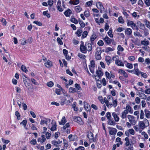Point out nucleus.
I'll return each mask as SVG.
<instances>
[{
	"label": "nucleus",
	"mask_w": 150,
	"mask_h": 150,
	"mask_svg": "<svg viewBox=\"0 0 150 150\" xmlns=\"http://www.w3.org/2000/svg\"><path fill=\"white\" fill-rule=\"evenodd\" d=\"M127 26H130L133 29H136L137 30H138L139 28L135 23H134L133 21L127 20Z\"/></svg>",
	"instance_id": "f257e3e1"
},
{
	"label": "nucleus",
	"mask_w": 150,
	"mask_h": 150,
	"mask_svg": "<svg viewBox=\"0 0 150 150\" xmlns=\"http://www.w3.org/2000/svg\"><path fill=\"white\" fill-rule=\"evenodd\" d=\"M81 43L80 45V51L83 53L85 54L86 53L87 48L86 46H85V45H84V43L83 41H81Z\"/></svg>",
	"instance_id": "f03ea898"
},
{
	"label": "nucleus",
	"mask_w": 150,
	"mask_h": 150,
	"mask_svg": "<svg viewBox=\"0 0 150 150\" xmlns=\"http://www.w3.org/2000/svg\"><path fill=\"white\" fill-rule=\"evenodd\" d=\"M127 118L131 124L132 125H135L136 124L137 121L135 120V117L134 116L128 115H127Z\"/></svg>",
	"instance_id": "7ed1b4c3"
},
{
	"label": "nucleus",
	"mask_w": 150,
	"mask_h": 150,
	"mask_svg": "<svg viewBox=\"0 0 150 150\" xmlns=\"http://www.w3.org/2000/svg\"><path fill=\"white\" fill-rule=\"evenodd\" d=\"M56 124L55 122L52 123L48 126V128L50 129L51 131H54L56 129Z\"/></svg>",
	"instance_id": "20e7f679"
},
{
	"label": "nucleus",
	"mask_w": 150,
	"mask_h": 150,
	"mask_svg": "<svg viewBox=\"0 0 150 150\" xmlns=\"http://www.w3.org/2000/svg\"><path fill=\"white\" fill-rule=\"evenodd\" d=\"M87 136L91 142H94L93 135V133L90 131L88 132L87 134Z\"/></svg>",
	"instance_id": "39448f33"
},
{
	"label": "nucleus",
	"mask_w": 150,
	"mask_h": 150,
	"mask_svg": "<svg viewBox=\"0 0 150 150\" xmlns=\"http://www.w3.org/2000/svg\"><path fill=\"white\" fill-rule=\"evenodd\" d=\"M106 76L108 79H111L112 78H114L115 77L114 74L110 72V74L109 72L106 71L105 72Z\"/></svg>",
	"instance_id": "423d86ee"
},
{
	"label": "nucleus",
	"mask_w": 150,
	"mask_h": 150,
	"mask_svg": "<svg viewBox=\"0 0 150 150\" xmlns=\"http://www.w3.org/2000/svg\"><path fill=\"white\" fill-rule=\"evenodd\" d=\"M73 120L76 122H77L78 123H80L81 124H82V120L81 119V117H77L74 116L73 117Z\"/></svg>",
	"instance_id": "0eeeda50"
},
{
	"label": "nucleus",
	"mask_w": 150,
	"mask_h": 150,
	"mask_svg": "<svg viewBox=\"0 0 150 150\" xmlns=\"http://www.w3.org/2000/svg\"><path fill=\"white\" fill-rule=\"evenodd\" d=\"M46 140L45 136L42 135L41 137H39L38 140V142H40L41 144H43Z\"/></svg>",
	"instance_id": "6e6552de"
},
{
	"label": "nucleus",
	"mask_w": 150,
	"mask_h": 150,
	"mask_svg": "<svg viewBox=\"0 0 150 150\" xmlns=\"http://www.w3.org/2000/svg\"><path fill=\"white\" fill-rule=\"evenodd\" d=\"M85 46L86 47L87 51L88 52L91 51L92 50V46L91 44L88 42H86L85 44Z\"/></svg>",
	"instance_id": "1a4fd4ad"
},
{
	"label": "nucleus",
	"mask_w": 150,
	"mask_h": 150,
	"mask_svg": "<svg viewBox=\"0 0 150 150\" xmlns=\"http://www.w3.org/2000/svg\"><path fill=\"white\" fill-rule=\"evenodd\" d=\"M48 121L50 122V120L49 119L45 118L43 120H41L40 124L41 125H43L44 124H47V122Z\"/></svg>",
	"instance_id": "9d476101"
},
{
	"label": "nucleus",
	"mask_w": 150,
	"mask_h": 150,
	"mask_svg": "<svg viewBox=\"0 0 150 150\" xmlns=\"http://www.w3.org/2000/svg\"><path fill=\"white\" fill-rule=\"evenodd\" d=\"M112 115L115 121L116 122H118L119 120V118L118 116L116 113L115 112H113L112 114Z\"/></svg>",
	"instance_id": "9b49d317"
},
{
	"label": "nucleus",
	"mask_w": 150,
	"mask_h": 150,
	"mask_svg": "<svg viewBox=\"0 0 150 150\" xmlns=\"http://www.w3.org/2000/svg\"><path fill=\"white\" fill-rule=\"evenodd\" d=\"M27 121L26 120H24L20 123L21 125H22L23 126H24V128L27 130L28 129V128L26 126L27 125Z\"/></svg>",
	"instance_id": "f8f14e48"
},
{
	"label": "nucleus",
	"mask_w": 150,
	"mask_h": 150,
	"mask_svg": "<svg viewBox=\"0 0 150 150\" xmlns=\"http://www.w3.org/2000/svg\"><path fill=\"white\" fill-rule=\"evenodd\" d=\"M72 13V11L70 9H68L64 13V14L66 17H69Z\"/></svg>",
	"instance_id": "ddd939ff"
},
{
	"label": "nucleus",
	"mask_w": 150,
	"mask_h": 150,
	"mask_svg": "<svg viewBox=\"0 0 150 150\" xmlns=\"http://www.w3.org/2000/svg\"><path fill=\"white\" fill-rule=\"evenodd\" d=\"M103 40L106 43L108 44H110L112 41V39L110 38L108 36L105 37Z\"/></svg>",
	"instance_id": "4468645a"
},
{
	"label": "nucleus",
	"mask_w": 150,
	"mask_h": 150,
	"mask_svg": "<svg viewBox=\"0 0 150 150\" xmlns=\"http://www.w3.org/2000/svg\"><path fill=\"white\" fill-rule=\"evenodd\" d=\"M138 125L140 128L142 129H143L145 127V125L143 121H140Z\"/></svg>",
	"instance_id": "2eb2a0df"
},
{
	"label": "nucleus",
	"mask_w": 150,
	"mask_h": 150,
	"mask_svg": "<svg viewBox=\"0 0 150 150\" xmlns=\"http://www.w3.org/2000/svg\"><path fill=\"white\" fill-rule=\"evenodd\" d=\"M146 38L144 39V40H142L141 41V44L142 45L147 46L149 44V42L148 40H146Z\"/></svg>",
	"instance_id": "dca6fc26"
},
{
	"label": "nucleus",
	"mask_w": 150,
	"mask_h": 150,
	"mask_svg": "<svg viewBox=\"0 0 150 150\" xmlns=\"http://www.w3.org/2000/svg\"><path fill=\"white\" fill-rule=\"evenodd\" d=\"M128 112L127 111V110H124V111L122 113L121 117L122 119L126 118L127 117V115L128 114Z\"/></svg>",
	"instance_id": "f3484780"
},
{
	"label": "nucleus",
	"mask_w": 150,
	"mask_h": 150,
	"mask_svg": "<svg viewBox=\"0 0 150 150\" xmlns=\"http://www.w3.org/2000/svg\"><path fill=\"white\" fill-rule=\"evenodd\" d=\"M84 105V107L85 109L87 111H88L90 110V107L89 105L86 102L84 101L83 102Z\"/></svg>",
	"instance_id": "a211bd4d"
},
{
	"label": "nucleus",
	"mask_w": 150,
	"mask_h": 150,
	"mask_svg": "<svg viewBox=\"0 0 150 150\" xmlns=\"http://www.w3.org/2000/svg\"><path fill=\"white\" fill-rule=\"evenodd\" d=\"M128 112H129L130 113H132L133 110L132 108L129 105H127L126 107V110Z\"/></svg>",
	"instance_id": "6ab92c4d"
},
{
	"label": "nucleus",
	"mask_w": 150,
	"mask_h": 150,
	"mask_svg": "<svg viewBox=\"0 0 150 150\" xmlns=\"http://www.w3.org/2000/svg\"><path fill=\"white\" fill-rule=\"evenodd\" d=\"M70 141H74L77 139V137L76 136L73 135L71 134L68 137Z\"/></svg>",
	"instance_id": "aec40b11"
},
{
	"label": "nucleus",
	"mask_w": 150,
	"mask_h": 150,
	"mask_svg": "<svg viewBox=\"0 0 150 150\" xmlns=\"http://www.w3.org/2000/svg\"><path fill=\"white\" fill-rule=\"evenodd\" d=\"M105 60L108 65H109L112 61L111 57L109 56H107L106 57Z\"/></svg>",
	"instance_id": "412c9836"
},
{
	"label": "nucleus",
	"mask_w": 150,
	"mask_h": 150,
	"mask_svg": "<svg viewBox=\"0 0 150 150\" xmlns=\"http://www.w3.org/2000/svg\"><path fill=\"white\" fill-rule=\"evenodd\" d=\"M45 65L47 67L49 68L50 67L52 66V63L51 61L48 60L45 63Z\"/></svg>",
	"instance_id": "4be33fe9"
},
{
	"label": "nucleus",
	"mask_w": 150,
	"mask_h": 150,
	"mask_svg": "<svg viewBox=\"0 0 150 150\" xmlns=\"http://www.w3.org/2000/svg\"><path fill=\"white\" fill-rule=\"evenodd\" d=\"M61 2L60 1H59L57 3V9L60 12H62L63 10V9L61 7Z\"/></svg>",
	"instance_id": "5701e85b"
},
{
	"label": "nucleus",
	"mask_w": 150,
	"mask_h": 150,
	"mask_svg": "<svg viewBox=\"0 0 150 150\" xmlns=\"http://www.w3.org/2000/svg\"><path fill=\"white\" fill-rule=\"evenodd\" d=\"M117 132V130L115 128H112L110 130L109 134L111 135H115L116 134Z\"/></svg>",
	"instance_id": "b1692460"
},
{
	"label": "nucleus",
	"mask_w": 150,
	"mask_h": 150,
	"mask_svg": "<svg viewBox=\"0 0 150 150\" xmlns=\"http://www.w3.org/2000/svg\"><path fill=\"white\" fill-rule=\"evenodd\" d=\"M115 63L118 66L123 67L124 66V64L122 63L121 60H115Z\"/></svg>",
	"instance_id": "393cba45"
},
{
	"label": "nucleus",
	"mask_w": 150,
	"mask_h": 150,
	"mask_svg": "<svg viewBox=\"0 0 150 150\" xmlns=\"http://www.w3.org/2000/svg\"><path fill=\"white\" fill-rule=\"evenodd\" d=\"M133 71H134V73L138 76L140 75L141 72V71H139V70L138 68L134 69Z\"/></svg>",
	"instance_id": "a878e982"
},
{
	"label": "nucleus",
	"mask_w": 150,
	"mask_h": 150,
	"mask_svg": "<svg viewBox=\"0 0 150 150\" xmlns=\"http://www.w3.org/2000/svg\"><path fill=\"white\" fill-rule=\"evenodd\" d=\"M125 33L128 35H130L132 33V30L130 28H127L125 30Z\"/></svg>",
	"instance_id": "bb28decb"
},
{
	"label": "nucleus",
	"mask_w": 150,
	"mask_h": 150,
	"mask_svg": "<svg viewBox=\"0 0 150 150\" xmlns=\"http://www.w3.org/2000/svg\"><path fill=\"white\" fill-rule=\"evenodd\" d=\"M96 6L99 9H104V8L102 4L100 2H97L96 3Z\"/></svg>",
	"instance_id": "cd10ccee"
},
{
	"label": "nucleus",
	"mask_w": 150,
	"mask_h": 150,
	"mask_svg": "<svg viewBox=\"0 0 150 150\" xmlns=\"http://www.w3.org/2000/svg\"><path fill=\"white\" fill-rule=\"evenodd\" d=\"M144 112L146 117L147 118H149L150 117V111L146 109L144 110Z\"/></svg>",
	"instance_id": "c85d7f7f"
},
{
	"label": "nucleus",
	"mask_w": 150,
	"mask_h": 150,
	"mask_svg": "<svg viewBox=\"0 0 150 150\" xmlns=\"http://www.w3.org/2000/svg\"><path fill=\"white\" fill-rule=\"evenodd\" d=\"M137 24H138V26L140 29L143 30L145 28L144 25L140 22H139L137 23Z\"/></svg>",
	"instance_id": "c756f323"
},
{
	"label": "nucleus",
	"mask_w": 150,
	"mask_h": 150,
	"mask_svg": "<svg viewBox=\"0 0 150 150\" xmlns=\"http://www.w3.org/2000/svg\"><path fill=\"white\" fill-rule=\"evenodd\" d=\"M62 142V141L59 140L58 142L55 141H53L52 142V144L56 146H58V144H60Z\"/></svg>",
	"instance_id": "7c9ffc66"
},
{
	"label": "nucleus",
	"mask_w": 150,
	"mask_h": 150,
	"mask_svg": "<svg viewBox=\"0 0 150 150\" xmlns=\"http://www.w3.org/2000/svg\"><path fill=\"white\" fill-rule=\"evenodd\" d=\"M66 122L65 117L64 116L62 117L61 121L59 122V124L60 125H64Z\"/></svg>",
	"instance_id": "2f4dec72"
},
{
	"label": "nucleus",
	"mask_w": 150,
	"mask_h": 150,
	"mask_svg": "<svg viewBox=\"0 0 150 150\" xmlns=\"http://www.w3.org/2000/svg\"><path fill=\"white\" fill-rule=\"evenodd\" d=\"M96 73L98 75V76L99 77H101L103 75V72L100 70H97L96 72Z\"/></svg>",
	"instance_id": "473e14b6"
},
{
	"label": "nucleus",
	"mask_w": 150,
	"mask_h": 150,
	"mask_svg": "<svg viewBox=\"0 0 150 150\" xmlns=\"http://www.w3.org/2000/svg\"><path fill=\"white\" fill-rule=\"evenodd\" d=\"M75 9L76 12L78 13L80 12L82 10V8L79 6H76Z\"/></svg>",
	"instance_id": "72a5a7b5"
},
{
	"label": "nucleus",
	"mask_w": 150,
	"mask_h": 150,
	"mask_svg": "<svg viewBox=\"0 0 150 150\" xmlns=\"http://www.w3.org/2000/svg\"><path fill=\"white\" fill-rule=\"evenodd\" d=\"M102 53L101 51V48L100 47H98L96 49V54H101Z\"/></svg>",
	"instance_id": "f704fd0d"
},
{
	"label": "nucleus",
	"mask_w": 150,
	"mask_h": 150,
	"mask_svg": "<svg viewBox=\"0 0 150 150\" xmlns=\"http://www.w3.org/2000/svg\"><path fill=\"white\" fill-rule=\"evenodd\" d=\"M48 11H47L43 12V14L44 16H46L47 18H49L50 17V14L48 13Z\"/></svg>",
	"instance_id": "c9c22d12"
},
{
	"label": "nucleus",
	"mask_w": 150,
	"mask_h": 150,
	"mask_svg": "<svg viewBox=\"0 0 150 150\" xmlns=\"http://www.w3.org/2000/svg\"><path fill=\"white\" fill-rule=\"evenodd\" d=\"M15 115L17 117L18 120H19L21 118V115L18 112L16 111L15 112Z\"/></svg>",
	"instance_id": "e433bc0d"
},
{
	"label": "nucleus",
	"mask_w": 150,
	"mask_h": 150,
	"mask_svg": "<svg viewBox=\"0 0 150 150\" xmlns=\"http://www.w3.org/2000/svg\"><path fill=\"white\" fill-rule=\"evenodd\" d=\"M125 140L126 142L125 145L127 146H128L130 144V142L129 138L127 137H126L125 139Z\"/></svg>",
	"instance_id": "4c0bfd02"
},
{
	"label": "nucleus",
	"mask_w": 150,
	"mask_h": 150,
	"mask_svg": "<svg viewBox=\"0 0 150 150\" xmlns=\"http://www.w3.org/2000/svg\"><path fill=\"white\" fill-rule=\"evenodd\" d=\"M139 96L142 99H145L146 98V95L144 93H141L139 95Z\"/></svg>",
	"instance_id": "58836bf2"
},
{
	"label": "nucleus",
	"mask_w": 150,
	"mask_h": 150,
	"mask_svg": "<svg viewBox=\"0 0 150 150\" xmlns=\"http://www.w3.org/2000/svg\"><path fill=\"white\" fill-rule=\"evenodd\" d=\"M78 56L81 59H85L86 56L83 54L79 53L78 54Z\"/></svg>",
	"instance_id": "ea45409f"
},
{
	"label": "nucleus",
	"mask_w": 150,
	"mask_h": 150,
	"mask_svg": "<svg viewBox=\"0 0 150 150\" xmlns=\"http://www.w3.org/2000/svg\"><path fill=\"white\" fill-rule=\"evenodd\" d=\"M113 103V106L114 108L116 107L117 105V101L116 99L115 100H113L112 101Z\"/></svg>",
	"instance_id": "a19ab883"
},
{
	"label": "nucleus",
	"mask_w": 150,
	"mask_h": 150,
	"mask_svg": "<svg viewBox=\"0 0 150 150\" xmlns=\"http://www.w3.org/2000/svg\"><path fill=\"white\" fill-rule=\"evenodd\" d=\"M108 124L110 125H115L116 124L115 122L111 119L108 120Z\"/></svg>",
	"instance_id": "79ce46f5"
},
{
	"label": "nucleus",
	"mask_w": 150,
	"mask_h": 150,
	"mask_svg": "<svg viewBox=\"0 0 150 150\" xmlns=\"http://www.w3.org/2000/svg\"><path fill=\"white\" fill-rule=\"evenodd\" d=\"M145 24L146 27L147 28H149V29H150V22L147 20H146L145 21Z\"/></svg>",
	"instance_id": "37998d69"
},
{
	"label": "nucleus",
	"mask_w": 150,
	"mask_h": 150,
	"mask_svg": "<svg viewBox=\"0 0 150 150\" xmlns=\"http://www.w3.org/2000/svg\"><path fill=\"white\" fill-rule=\"evenodd\" d=\"M69 91L70 93H74L76 91V89L73 87H70L69 88Z\"/></svg>",
	"instance_id": "c03bdc74"
},
{
	"label": "nucleus",
	"mask_w": 150,
	"mask_h": 150,
	"mask_svg": "<svg viewBox=\"0 0 150 150\" xmlns=\"http://www.w3.org/2000/svg\"><path fill=\"white\" fill-rule=\"evenodd\" d=\"M88 35V32L86 31H84L83 33L81 38H86Z\"/></svg>",
	"instance_id": "a18cd8bd"
},
{
	"label": "nucleus",
	"mask_w": 150,
	"mask_h": 150,
	"mask_svg": "<svg viewBox=\"0 0 150 150\" xmlns=\"http://www.w3.org/2000/svg\"><path fill=\"white\" fill-rule=\"evenodd\" d=\"M117 49L118 51L122 52L124 51V48L120 45H119L117 47Z\"/></svg>",
	"instance_id": "49530a36"
},
{
	"label": "nucleus",
	"mask_w": 150,
	"mask_h": 150,
	"mask_svg": "<svg viewBox=\"0 0 150 150\" xmlns=\"http://www.w3.org/2000/svg\"><path fill=\"white\" fill-rule=\"evenodd\" d=\"M118 22L119 23H123L124 22L122 16H120L118 18Z\"/></svg>",
	"instance_id": "de8ad7c7"
},
{
	"label": "nucleus",
	"mask_w": 150,
	"mask_h": 150,
	"mask_svg": "<svg viewBox=\"0 0 150 150\" xmlns=\"http://www.w3.org/2000/svg\"><path fill=\"white\" fill-rule=\"evenodd\" d=\"M100 55L101 54H95V57L96 59L97 60H100L101 59V57Z\"/></svg>",
	"instance_id": "09e8293b"
},
{
	"label": "nucleus",
	"mask_w": 150,
	"mask_h": 150,
	"mask_svg": "<svg viewBox=\"0 0 150 150\" xmlns=\"http://www.w3.org/2000/svg\"><path fill=\"white\" fill-rule=\"evenodd\" d=\"M144 111L142 110H141L140 111V118L141 119H142L144 118Z\"/></svg>",
	"instance_id": "8fccbe9b"
},
{
	"label": "nucleus",
	"mask_w": 150,
	"mask_h": 150,
	"mask_svg": "<svg viewBox=\"0 0 150 150\" xmlns=\"http://www.w3.org/2000/svg\"><path fill=\"white\" fill-rule=\"evenodd\" d=\"M47 85L48 86L51 87L53 86L54 83L52 81H50L48 82L47 83Z\"/></svg>",
	"instance_id": "3c124183"
},
{
	"label": "nucleus",
	"mask_w": 150,
	"mask_h": 150,
	"mask_svg": "<svg viewBox=\"0 0 150 150\" xmlns=\"http://www.w3.org/2000/svg\"><path fill=\"white\" fill-rule=\"evenodd\" d=\"M71 21L75 24H77L78 23V21L75 18H71Z\"/></svg>",
	"instance_id": "603ef678"
},
{
	"label": "nucleus",
	"mask_w": 150,
	"mask_h": 150,
	"mask_svg": "<svg viewBox=\"0 0 150 150\" xmlns=\"http://www.w3.org/2000/svg\"><path fill=\"white\" fill-rule=\"evenodd\" d=\"M62 90L60 89L56 88L55 89V93L58 95H60L61 94Z\"/></svg>",
	"instance_id": "864d4df0"
},
{
	"label": "nucleus",
	"mask_w": 150,
	"mask_h": 150,
	"mask_svg": "<svg viewBox=\"0 0 150 150\" xmlns=\"http://www.w3.org/2000/svg\"><path fill=\"white\" fill-rule=\"evenodd\" d=\"M126 66L127 68L129 69H132L133 67L132 64L129 63H127L126 65Z\"/></svg>",
	"instance_id": "5fc2aeb1"
},
{
	"label": "nucleus",
	"mask_w": 150,
	"mask_h": 150,
	"mask_svg": "<svg viewBox=\"0 0 150 150\" xmlns=\"http://www.w3.org/2000/svg\"><path fill=\"white\" fill-rule=\"evenodd\" d=\"M31 81L35 85H39L38 83L34 79H31Z\"/></svg>",
	"instance_id": "6e6d98bb"
},
{
	"label": "nucleus",
	"mask_w": 150,
	"mask_h": 150,
	"mask_svg": "<svg viewBox=\"0 0 150 150\" xmlns=\"http://www.w3.org/2000/svg\"><path fill=\"white\" fill-rule=\"evenodd\" d=\"M21 70L25 72H26L27 71L26 67L24 65H22L21 67Z\"/></svg>",
	"instance_id": "4d7b16f0"
},
{
	"label": "nucleus",
	"mask_w": 150,
	"mask_h": 150,
	"mask_svg": "<svg viewBox=\"0 0 150 150\" xmlns=\"http://www.w3.org/2000/svg\"><path fill=\"white\" fill-rule=\"evenodd\" d=\"M82 31L81 30H79L76 32V34L78 37H80Z\"/></svg>",
	"instance_id": "13d9d810"
},
{
	"label": "nucleus",
	"mask_w": 150,
	"mask_h": 150,
	"mask_svg": "<svg viewBox=\"0 0 150 150\" xmlns=\"http://www.w3.org/2000/svg\"><path fill=\"white\" fill-rule=\"evenodd\" d=\"M84 15L86 17H88L90 16L89 12L88 10H86L84 12Z\"/></svg>",
	"instance_id": "bf43d9fd"
},
{
	"label": "nucleus",
	"mask_w": 150,
	"mask_h": 150,
	"mask_svg": "<svg viewBox=\"0 0 150 150\" xmlns=\"http://www.w3.org/2000/svg\"><path fill=\"white\" fill-rule=\"evenodd\" d=\"M37 143L36 140L35 139H33L30 141V144L32 145H35Z\"/></svg>",
	"instance_id": "052dcab7"
},
{
	"label": "nucleus",
	"mask_w": 150,
	"mask_h": 150,
	"mask_svg": "<svg viewBox=\"0 0 150 150\" xmlns=\"http://www.w3.org/2000/svg\"><path fill=\"white\" fill-rule=\"evenodd\" d=\"M98 98L102 104H103L104 103L103 99L102 96H98Z\"/></svg>",
	"instance_id": "680f3d73"
},
{
	"label": "nucleus",
	"mask_w": 150,
	"mask_h": 150,
	"mask_svg": "<svg viewBox=\"0 0 150 150\" xmlns=\"http://www.w3.org/2000/svg\"><path fill=\"white\" fill-rule=\"evenodd\" d=\"M132 16L134 18L137 17V18H139V15H137V13L136 12H134L132 14Z\"/></svg>",
	"instance_id": "e2e57ef3"
},
{
	"label": "nucleus",
	"mask_w": 150,
	"mask_h": 150,
	"mask_svg": "<svg viewBox=\"0 0 150 150\" xmlns=\"http://www.w3.org/2000/svg\"><path fill=\"white\" fill-rule=\"evenodd\" d=\"M79 23L82 28H83L85 26V23L82 21H79Z\"/></svg>",
	"instance_id": "0e129e2a"
},
{
	"label": "nucleus",
	"mask_w": 150,
	"mask_h": 150,
	"mask_svg": "<svg viewBox=\"0 0 150 150\" xmlns=\"http://www.w3.org/2000/svg\"><path fill=\"white\" fill-rule=\"evenodd\" d=\"M140 75H141V76L144 78H146L147 77V75L146 74L141 72Z\"/></svg>",
	"instance_id": "69168bd1"
},
{
	"label": "nucleus",
	"mask_w": 150,
	"mask_h": 150,
	"mask_svg": "<svg viewBox=\"0 0 150 150\" xmlns=\"http://www.w3.org/2000/svg\"><path fill=\"white\" fill-rule=\"evenodd\" d=\"M113 50L110 47H108L106 48L105 50V52H108L110 51H113Z\"/></svg>",
	"instance_id": "338daca9"
},
{
	"label": "nucleus",
	"mask_w": 150,
	"mask_h": 150,
	"mask_svg": "<svg viewBox=\"0 0 150 150\" xmlns=\"http://www.w3.org/2000/svg\"><path fill=\"white\" fill-rule=\"evenodd\" d=\"M129 132L131 134L134 135L135 134V132L134 130L132 129H130L128 130Z\"/></svg>",
	"instance_id": "774afa93"
}]
</instances>
